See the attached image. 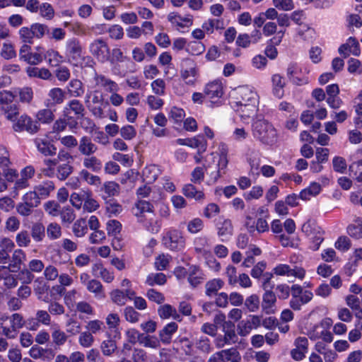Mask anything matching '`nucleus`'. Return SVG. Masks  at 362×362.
<instances>
[{
  "mask_svg": "<svg viewBox=\"0 0 362 362\" xmlns=\"http://www.w3.org/2000/svg\"><path fill=\"white\" fill-rule=\"evenodd\" d=\"M26 73L30 77H36L43 80H49L52 77L51 72L45 68H37L29 66L26 69Z\"/></svg>",
  "mask_w": 362,
  "mask_h": 362,
  "instance_id": "f704fd0d",
  "label": "nucleus"
},
{
  "mask_svg": "<svg viewBox=\"0 0 362 362\" xmlns=\"http://www.w3.org/2000/svg\"><path fill=\"white\" fill-rule=\"evenodd\" d=\"M43 57L45 59H47L49 65L51 66H57L62 59L59 52L52 49H48L46 53L43 54Z\"/></svg>",
  "mask_w": 362,
  "mask_h": 362,
  "instance_id": "8fccbe9b",
  "label": "nucleus"
},
{
  "mask_svg": "<svg viewBox=\"0 0 362 362\" xmlns=\"http://www.w3.org/2000/svg\"><path fill=\"white\" fill-rule=\"evenodd\" d=\"M346 301L349 308L355 313V315L358 319H362V308L361 301L356 295L350 294L346 296Z\"/></svg>",
  "mask_w": 362,
  "mask_h": 362,
  "instance_id": "2f4dec72",
  "label": "nucleus"
},
{
  "mask_svg": "<svg viewBox=\"0 0 362 362\" xmlns=\"http://www.w3.org/2000/svg\"><path fill=\"white\" fill-rule=\"evenodd\" d=\"M253 135L262 144L267 145H272L277 141L276 129L264 119H258L254 122Z\"/></svg>",
  "mask_w": 362,
  "mask_h": 362,
  "instance_id": "f03ea898",
  "label": "nucleus"
},
{
  "mask_svg": "<svg viewBox=\"0 0 362 362\" xmlns=\"http://www.w3.org/2000/svg\"><path fill=\"white\" fill-rule=\"evenodd\" d=\"M320 191V185L317 182H313L308 188L300 192L299 197L303 200H309L311 197L317 195Z\"/></svg>",
  "mask_w": 362,
  "mask_h": 362,
  "instance_id": "a19ab883",
  "label": "nucleus"
},
{
  "mask_svg": "<svg viewBox=\"0 0 362 362\" xmlns=\"http://www.w3.org/2000/svg\"><path fill=\"white\" fill-rule=\"evenodd\" d=\"M86 109L82 103L77 99H72L69 100L63 110V115L67 119L72 118L71 113H73L77 119H81L84 117Z\"/></svg>",
  "mask_w": 362,
  "mask_h": 362,
  "instance_id": "9d476101",
  "label": "nucleus"
},
{
  "mask_svg": "<svg viewBox=\"0 0 362 362\" xmlns=\"http://www.w3.org/2000/svg\"><path fill=\"white\" fill-rule=\"evenodd\" d=\"M68 92L75 98L81 96L84 93L83 83L78 79H72L68 86Z\"/></svg>",
  "mask_w": 362,
  "mask_h": 362,
  "instance_id": "79ce46f5",
  "label": "nucleus"
},
{
  "mask_svg": "<svg viewBox=\"0 0 362 362\" xmlns=\"http://www.w3.org/2000/svg\"><path fill=\"white\" fill-rule=\"evenodd\" d=\"M326 92L328 95L327 101L329 105L333 108L338 107L339 103L335 99L339 93V88L338 85L334 83L327 86L326 88Z\"/></svg>",
  "mask_w": 362,
  "mask_h": 362,
  "instance_id": "58836bf2",
  "label": "nucleus"
},
{
  "mask_svg": "<svg viewBox=\"0 0 362 362\" xmlns=\"http://www.w3.org/2000/svg\"><path fill=\"white\" fill-rule=\"evenodd\" d=\"M96 83L98 85L105 88V90L110 93L117 92L119 90V86L116 82L103 75H100L96 77Z\"/></svg>",
  "mask_w": 362,
  "mask_h": 362,
  "instance_id": "4c0bfd02",
  "label": "nucleus"
},
{
  "mask_svg": "<svg viewBox=\"0 0 362 362\" xmlns=\"http://www.w3.org/2000/svg\"><path fill=\"white\" fill-rule=\"evenodd\" d=\"M218 235L219 236H228L232 235L233 225L229 219H224L217 224Z\"/></svg>",
  "mask_w": 362,
  "mask_h": 362,
  "instance_id": "603ef678",
  "label": "nucleus"
},
{
  "mask_svg": "<svg viewBox=\"0 0 362 362\" xmlns=\"http://www.w3.org/2000/svg\"><path fill=\"white\" fill-rule=\"evenodd\" d=\"M13 129L16 132L26 131L30 134H35L40 127L37 121L33 120L27 115H22L14 122Z\"/></svg>",
  "mask_w": 362,
  "mask_h": 362,
  "instance_id": "39448f33",
  "label": "nucleus"
},
{
  "mask_svg": "<svg viewBox=\"0 0 362 362\" xmlns=\"http://www.w3.org/2000/svg\"><path fill=\"white\" fill-rule=\"evenodd\" d=\"M158 313L162 319H167L172 317L174 320L179 322L182 320L180 315L177 313L175 308L169 304H165L159 307Z\"/></svg>",
  "mask_w": 362,
  "mask_h": 362,
  "instance_id": "7c9ffc66",
  "label": "nucleus"
},
{
  "mask_svg": "<svg viewBox=\"0 0 362 362\" xmlns=\"http://www.w3.org/2000/svg\"><path fill=\"white\" fill-rule=\"evenodd\" d=\"M309 336L312 339L322 338L326 342H331L332 341V333L323 329L320 324L313 327V329L310 331Z\"/></svg>",
  "mask_w": 362,
  "mask_h": 362,
  "instance_id": "cd10ccee",
  "label": "nucleus"
},
{
  "mask_svg": "<svg viewBox=\"0 0 362 362\" xmlns=\"http://www.w3.org/2000/svg\"><path fill=\"white\" fill-rule=\"evenodd\" d=\"M349 175L360 183L357 185L358 192H362V159L350 164Z\"/></svg>",
  "mask_w": 362,
  "mask_h": 362,
  "instance_id": "412c9836",
  "label": "nucleus"
},
{
  "mask_svg": "<svg viewBox=\"0 0 362 362\" xmlns=\"http://www.w3.org/2000/svg\"><path fill=\"white\" fill-rule=\"evenodd\" d=\"M81 179L90 185L98 186L101 184V179L99 176L91 174L88 170L83 169L80 171Z\"/></svg>",
  "mask_w": 362,
  "mask_h": 362,
  "instance_id": "49530a36",
  "label": "nucleus"
},
{
  "mask_svg": "<svg viewBox=\"0 0 362 362\" xmlns=\"http://www.w3.org/2000/svg\"><path fill=\"white\" fill-rule=\"evenodd\" d=\"M22 202L33 208L37 207L40 204L39 197L33 190L26 192L22 197Z\"/></svg>",
  "mask_w": 362,
  "mask_h": 362,
  "instance_id": "e2e57ef3",
  "label": "nucleus"
},
{
  "mask_svg": "<svg viewBox=\"0 0 362 362\" xmlns=\"http://www.w3.org/2000/svg\"><path fill=\"white\" fill-rule=\"evenodd\" d=\"M10 320L11 325L13 328H16L17 330L22 328L25 325V320L23 317L19 313H13L10 317L3 316L2 320Z\"/></svg>",
  "mask_w": 362,
  "mask_h": 362,
  "instance_id": "bf43d9fd",
  "label": "nucleus"
},
{
  "mask_svg": "<svg viewBox=\"0 0 362 362\" xmlns=\"http://www.w3.org/2000/svg\"><path fill=\"white\" fill-rule=\"evenodd\" d=\"M235 105L247 103H258V95L255 91L248 86L238 87L235 91Z\"/></svg>",
  "mask_w": 362,
  "mask_h": 362,
  "instance_id": "1a4fd4ad",
  "label": "nucleus"
},
{
  "mask_svg": "<svg viewBox=\"0 0 362 362\" xmlns=\"http://www.w3.org/2000/svg\"><path fill=\"white\" fill-rule=\"evenodd\" d=\"M83 165L86 170L93 172H99L103 167L102 161L93 155L84 156L83 159Z\"/></svg>",
  "mask_w": 362,
  "mask_h": 362,
  "instance_id": "bb28decb",
  "label": "nucleus"
},
{
  "mask_svg": "<svg viewBox=\"0 0 362 362\" xmlns=\"http://www.w3.org/2000/svg\"><path fill=\"white\" fill-rule=\"evenodd\" d=\"M272 83L274 94L279 98L282 97L284 94L283 88L285 86L283 77L279 74H274L272 76Z\"/></svg>",
  "mask_w": 362,
  "mask_h": 362,
  "instance_id": "4d7b16f0",
  "label": "nucleus"
},
{
  "mask_svg": "<svg viewBox=\"0 0 362 362\" xmlns=\"http://www.w3.org/2000/svg\"><path fill=\"white\" fill-rule=\"evenodd\" d=\"M74 170V167L69 163L59 165L57 167L56 175L60 180H65Z\"/></svg>",
  "mask_w": 362,
  "mask_h": 362,
  "instance_id": "6e6d98bb",
  "label": "nucleus"
},
{
  "mask_svg": "<svg viewBox=\"0 0 362 362\" xmlns=\"http://www.w3.org/2000/svg\"><path fill=\"white\" fill-rule=\"evenodd\" d=\"M158 175L159 169L154 165L147 166L143 170V176L148 182L155 181Z\"/></svg>",
  "mask_w": 362,
  "mask_h": 362,
  "instance_id": "052dcab7",
  "label": "nucleus"
},
{
  "mask_svg": "<svg viewBox=\"0 0 362 362\" xmlns=\"http://www.w3.org/2000/svg\"><path fill=\"white\" fill-rule=\"evenodd\" d=\"M165 245L172 250H180L185 245V240L182 233L177 230L168 232L163 238Z\"/></svg>",
  "mask_w": 362,
  "mask_h": 362,
  "instance_id": "6e6552de",
  "label": "nucleus"
},
{
  "mask_svg": "<svg viewBox=\"0 0 362 362\" xmlns=\"http://www.w3.org/2000/svg\"><path fill=\"white\" fill-rule=\"evenodd\" d=\"M361 52L360 44L356 37H349L345 43L341 45V54L344 57L349 55L358 57Z\"/></svg>",
  "mask_w": 362,
  "mask_h": 362,
  "instance_id": "ddd939ff",
  "label": "nucleus"
},
{
  "mask_svg": "<svg viewBox=\"0 0 362 362\" xmlns=\"http://www.w3.org/2000/svg\"><path fill=\"white\" fill-rule=\"evenodd\" d=\"M54 182L51 180H47L36 185L33 191L37 194V197H39L40 200L41 199H45L49 197L50 193L54 191Z\"/></svg>",
  "mask_w": 362,
  "mask_h": 362,
  "instance_id": "5701e85b",
  "label": "nucleus"
},
{
  "mask_svg": "<svg viewBox=\"0 0 362 362\" xmlns=\"http://www.w3.org/2000/svg\"><path fill=\"white\" fill-rule=\"evenodd\" d=\"M153 205L151 203L146 201H139L136 204L134 214L137 217L139 222L144 223V225L148 227L145 213H148L152 216L153 214Z\"/></svg>",
  "mask_w": 362,
  "mask_h": 362,
  "instance_id": "4468645a",
  "label": "nucleus"
},
{
  "mask_svg": "<svg viewBox=\"0 0 362 362\" xmlns=\"http://www.w3.org/2000/svg\"><path fill=\"white\" fill-rule=\"evenodd\" d=\"M1 110L8 120L15 122L19 115V107L17 104L11 103L1 107Z\"/></svg>",
  "mask_w": 362,
  "mask_h": 362,
  "instance_id": "ea45409f",
  "label": "nucleus"
},
{
  "mask_svg": "<svg viewBox=\"0 0 362 362\" xmlns=\"http://www.w3.org/2000/svg\"><path fill=\"white\" fill-rule=\"evenodd\" d=\"M290 293L291 299L289 301V305L295 310H299L303 305L310 302L313 297L311 291H303V287L298 284L291 285Z\"/></svg>",
  "mask_w": 362,
  "mask_h": 362,
  "instance_id": "7ed1b4c3",
  "label": "nucleus"
},
{
  "mask_svg": "<svg viewBox=\"0 0 362 362\" xmlns=\"http://www.w3.org/2000/svg\"><path fill=\"white\" fill-rule=\"evenodd\" d=\"M223 332L225 339L228 341V345L235 344L238 341V337L235 332V325L233 322H228V323H224Z\"/></svg>",
  "mask_w": 362,
  "mask_h": 362,
  "instance_id": "c756f323",
  "label": "nucleus"
},
{
  "mask_svg": "<svg viewBox=\"0 0 362 362\" xmlns=\"http://www.w3.org/2000/svg\"><path fill=\"white\" fill-rule=\"evenodd\" d=\"M86 288L89 292L93 293L97 298H103L105 297L103 286L98 280L91 279L88 281Z\"/></svg>",
  "mask_w": 362,
  "mask_h": 362,
  "instance_id": "c9c22d12",
  "label": "nucleus"
},
{
  "mask_svg": "<svg viewBox=\"0 0 362 362\" xmlns=\"http://www.w3.org/2000/svg\"><path fill=\"white\" fill-rule=\"evenodd\" d=\"M182 193L188 198L194 199L196 201H202L205 195L202 189H198L194 184H187L182 188Z\"/></svg>",
  "mask_w": 362,
  "mask_h": 362,
  "instance_id": "b1692460",
  "label": "nucleus"
},
{
  "mask_svg": "<svg viewBox=\"0 0 362 362\" xmlns=\"http://www.w3.org/2000/svg\"><path fill=\"white\" fill-rule=\"evenodd\" d=\"M18 35L21 40L25 45L33 44L35 38L31 26L22 27L19 31Z\"/></svg>",
  "mask_w": 362,
  "mask_h": 362,
  "instance_id": "5fc2aeb1",
  "label": "nucleus"
},
{
  "mask_svg": "<svg viewBox=\"0 0 362 362\" xmlns=\"http://www.w3.org/2000/svg\"><path fill=\"white\" fill-rule=\"evenodd\" d=\"M0 54L6 60L12 59L17 55L14 46L11 43L3 44Z\"/></svg>",
  "mask_w": 362,
  "mask_h": 362,
  "instance_id": "774afa93",
  "label": "nucleus"
},
{
  "mask_svg": "<svg viewBox=\"0 0 362 362\" xmlns=\"http://www.w3.org/2000/svg\"><path fill=\"white\" fill-rule=\"evenodd\" d=\"M95 338L91 332H88V331L80 332L78 343L82 347L89 348L93 346Z\"/></svg>",
  "mask_w": 362,
  "mask_h": 362,
  "instance_id": "680f3d73",
  "label": "nucleus"
},
{
  "mask_svg": "<svg viewBox=\"0 0 362 362\" xmlns=\"http://www.w3.org/2000/svg\"><path fill=\"white\" fill-rule=\"evenodd\" d=\"M276 303V296L273 291L264 292L262 296V309L266 314H274L275 313V305Z\"/></svg>",
  "mask_w": 362,
  "mask_h": 362,
  "instance_id": "f3484780",
  "label": "nucleus"
},
{
  "mask_svg": "<svg viewBox=\"0 0 362 362\" xmlns=\"http://www.w3.org/2000/svg\"><path fill=\"white\" fill-rule=\"evenodd\" d=\"M52 344L55 348H59L64 345L68 339V335L63 330L54 328L51 334Z\"/></svg>",
  "mask_w": 362,
  "mask_h": 362,
  "instance_id": "e433bc0d",
  "label": "nucleus"
},
{
  "mask_svg": "<svg viewBox=\"0 0 362 362\" xmlns=\"http://www.w3.org/2000/svg\"><path fill=\"white\" fill-rule=\"evenodd\" d=\"M186 69L181 71L182 78L187 84L192 85L194 83V77L197 75L198 69L195 62L191 59L185 60Z\"/></svg>",
  "mask_w": 362,
  "mask_h": 362,
  "instance_id": "dca6fc26",
  "label": "nucleus"
},
{
  "mask_svg": "<svg viewBox=\"0 0 362 362\" xmlns=\"http://www.w3.org/2000/svg\"><path fill=\"white\" fill-rule=\"evenodd\" d=\"M85 103L93 117L98 119L106 117L105 110L110 105L107 101H105L103 94L99 91H89L86 95Z\"/></svg>",
  "mask_w": 362,
  "mask_h": 362,
  "instance_id": "f257e3e1",
  "label": "nucleus"
},
{
  "mask_svg": "<svg viewBox=\"0 0 362 362\" xmlns=\"http://www.w3.org/2000/svg\"><path fill=\"white\" fill-rule=\"evenodd\" d=\"M257 104L253 103L236 104L233 106V108L240 113L242 117H250L257 112Z\"/></svg>",
  "mask_w": 362,
  "mask_h": 362,
  "instance_id": "393cba45",
  "label": "nucleus"
},
{
  "mask_svg": "<svg viewBox=\"0 0 362 362\" xmlns=\"http://www.w3.org/2000/svg\"><path fill=\"white\" fill-rule=\"evenodd\" d=\"M204 93L211 99L221 98L223 95L222 83L218 80L208 83L204 87Z\"/></svg>",
  "mask_w": 362,
  "mask_h": 362,
  "instance_id": "a211bd4d",
  "label": "nucleus"
},
{
  "mask_svg": "<svg viewBox=\"0 0 362 362\" xmlns=\"http://www.w3.org/2000/svg\"><path fill=\"white\" fill-rule=\"evenodd\" d=\"M166 282V276L163 273H152L147 276L146 284L150 286L163 285Z\"/></svg>",
  "mask_w": 362,
  "mask_h": 362,
  "instance_id": "3c124183",
  "label": "nucleus"
},
{
  "mask_svg": "<svg viewBox=\"0 0 362 362\" xmlns=\"http://www.w3.org/2000/svg\"><path fill=\"white\" fill-rule=\"evenodd\" d=\"M177 143L179 145L187 146L191 148H201L204 151L205 150V141L202 136L188 139H178Z\"/></svg>",
  "mask_w": 362,
  "mask_h": 362,
  "instance_id": "c85d7f7f",
  "label": "nucleus"
},
{
  "mask_svg": "<svg viewBox=\"0 0 362 362\" xmlns=\"http://www.w3.org/2000/svg\"><path fill=\"white\" fill-rule=\"evenodd\" d=\"M90 52L101 62H105L109 59V48L105 41L101 39L94 40L90 45Z\"/></svg>",
  "mask_w": 362,
  "mask_h": 362,
  "instance_id": "f8f14e48",
  "label": "nucleus"
},
{
  "mask_svg": "<svg viewBox=\"0 0 362 362\" xmlns=\"http://www.w3.org/2000/svg\"><path fill=\"white\" fill-rule=\"evenodd\" d=\"M348 235L354 239L362 238V217H357L346 228Z\"/></svg>",
  "mask_w": 362,
  "mask_h": 362,
  "instance_id": "a878e982",
  "label": "nucleus"
},
{
  "mask_svg": "<svg viewBox=\"0 0 362 362\" xmlns=\"http://www.w3.org/2000/svg\"><path fill=\"white\" fill-rule=\"evenodd\" d=\"M86 328L88 332H91L92 335H93L104 331V329H105V326L103 321L93 320L88 322Z\"/></svg>",
  "mask_w": 362,
  "mask_h": 362,
  "instance_id": "13d9d810",
  "label": "nucleus"
},
{
  "mask_svg": "<svg viewBox=\"0 0 362 362\" xmlns=\"http://www.w3.org/2000/svg\"><path fill=\"white\" fill-rule=\"evenodd\" d=\"M224 282L221 279H214L206 282L205 285L206 296H216L218 291L223 286Z\"/></svg>",
  "mask_w": 362,
  "mask_h": 362,
  "instance_id": "473e14b6",
  "label": "nucleus"
},
{
  "mask_svg": "<svg viewBox=\"0 0 362 362\" xmlns=\"http://www.w3.org/2000/svg\"><path fill=\"white\" fill-rule=\"evenodd\" d=\"M35 144L37 150L45 156H52L57 153V148L45 139L37 138Z\"/></svg>",
  "mask_w": 362,
  "mask_h": 362,
  "instance_id": "4be33fe9",
  "label": "nucleus"
},
{
  "mask_svg": "<svg viewBox=\"0 0 362 362\" xmlns=\"http://www.w3.org/2000/svg\"><path fill=\"white\" fill-rule=\"evenodd\" d=\"M223 361L240 362L241 356L236 349L231 348L218 351Z\"/></svg>",
  "mask_w": 362,
  "mask_h": 362,
  "instance_id": "c03bdc74",
  "label": "nucleus"
},
{
  "mask_svg": "<svg viewBox=\"0 0 362 362\" xmlns=\"http://www.w3.org/2000/svg\"><path fill=\"white\" fill-rule=\"evenodd\" d=\"M33 90L30 87H23L18 90L19 102L24 104H30L33 99Z\"/></svg>",
  "mask_w": 362,
  "mask_h": 362,
  "instance_id": "de8ad7c7",
  "label": "nucleus"
},
{
  "mask_svg": "<svg viewBox=\"0 0 362 362\" xmlns=\"http://www.w3.org/2000/svg\"><path fill=\"white\" fill-rule=\"evenodd\" d=\"M47 234L50 240H57L62 236V228L57 223H51L47 227Z\"/></svg>",
  "mask_w": 362,
  "mask_h": 362,
  "instance_id": "0e129e2a",
  "label": "nucleus"
},
{
  "mask_svg": "<svg viewBox=\"0 0 362 362\" xmlns=\"http://www.w3.org/2000/svg\"><path fill=\"white\" fill-rule=\"evenodd\" d=\"M26 260V254L21 249H16L11 256V263L8 265L12 272H17L21 268V265Z\"/></svg>",
  "mask_w": 362,
  "mask_h": 362,
  "instance_id": "6ab92c4d",
  "label": "nucleus"
},
{
  "mask_svg": "<svg viewBox=\"0 0 362 362\" xmlns=\"http://www.w3.org/2000/svg\"><path fill=\"white\" fill-rule=\"evenodd\" d=\"M140 344L146 348L156 349L160 346V341L156 336L144 334L141 336Z\"/></svg>",
  "mask_w": 362,
  "mask_h": 362,
  "instance_id": "37998d69",
  "label": "nucleus"
},
{
  "mask_svg": "<svg viewBox=\"0 0 362 362\" xmlns=\"http://www.w3.org/2000/svg\"><path fill=\"white\" fill-rule=\"evenodd\" d=\"M87 223L84 218H80L74 223L73 233L76 237H83L87 233Z\"/></svg>",
  "mask_w": 362,
  "mask_h": 362,
  "instance_id": "864d4df0",
  "label": "nucleus"
},
{
  "mask_svg": "<svg viewBox=\"0 0 362 362\" xmlns=\"http://www.w3.org/2000/svg\"><path fill=\"white\" fill-rule=\"evenodd\" d=\"M98 148L90 137L83 136L81 137L78 144V151L83 156H91L98 151Z\"/></svg>",
  "mask_w": 362,
  "mask_h": 362,
  "instance_id": "2eb2a0df",
  "label": "nucleus"
},
{
  "mask_svg": "<svg viewBox=\"0 0 362 362\" xmlns=\"http://www.w3.org/2000/svg\"><path fill=\"white\" fill-rule=\"evenodd\" d=\"M178 326L175 322H170L159 331L158 336L160 342L169 344L171 342L172 336L177 330Z\"/></svg>",
  "mask_w": 362,
  "mask_h": 362,
  "instance_id": "aec40b11",
  "label": "nucleus"
},
{
  "mask_svg": "<svg viewBox=\"0 0 362 362\" xmlns=\"http://www.w3.org/2000/svg\"><path fill=\"white\" fill-rule=\"evenodd\" d=\"M116 341L109 336L107 339L104 340L100 344V349L105 356H110L117 349Z\"/></svg>",
  "mask_w": 362,
  "mask_h": 362,
  "instance_id": "a18cd8bd",
  "label": "nucleus"
},
{
  "mask_svg": "<svg viewBox=\"0 0 362 362\" xmlns=\"http://www.w3.org/2000/svg\"><path fill=\"white\" fill-rule=\"evenodd\" d=\"M274 273L277 276H286L287 277H294L303 280L305 276V270L298 266L291 267L286 264H280L276 266Z\"/></svg>",
  "mask_w": 362,
  "mask_h": 362,
  "instance_id": "423d86ee",
  "label": "nucleus"
},
{
  "mask_svg": "<svg viewBox=\"0 0 362 362\" xmlns=\"http://www.w3.org/2000/svg\"><path fill=\"white\" fill-rule=\"evenodd\" d=\"M36 117L38 121L42 123H50L54 120V115L50 107H48L38 111Z\"/></svg>",
  "mask_w": 362,
  "mask_h": 362,
  "instance_id": "69168bd1",
  "label": "nucleus"
},
{
  "mask_svg": "<svg viewBox=\"0 0 362 362\" xmlns=\"http://www.w3.org/2000/svg\"><path fill=\"white\" fill-rule=\"evenodd\" d=\"M35 37L42 39L46 34H48L49 29L47 25L35 23L31 25Z\"/></svg>",
  "mask_w": 362,
  "mask_h": 362,
  "instance_id": "338daca9",
  "label": "nucleus"
},
{
  "mask_svg": "<svg viewBox=\"0 0 362 362\" xmlns=\"http://www.w3.org/2000/svg\"><path fill=\"white\" fill-rule=\"evenodd\" d=\"M41 49L40 47H37V51L33 52L31 51V47L29 45L23 44L19 50L20 59L31 65L39 64L44 59L43 54L40 52Z\"/></svg>",
  "mask_w": 362,
  "mask_h": 362,
  "instance_id": "20e7f679",
  "label": "nucleus"
},
{
  "mask_svg": "<svg viewBox=\"0 0 362 362\" xmlns=\"http://www.w3.org/2000/svg\"><path fill=\"white\" fill-rule=\"evenodd\" d=\"M66 93L60 88H51L47 95L45 100L47 107H52L58 105L62 104L66 100Z\"/></svg>",
  "mask_w": 362,
  "mask_h": 362,
  "instance_id": "9b49d317",
  "label": "nucleus"
},
{
  "mask_svg": "<svg viewBox=\"0 0 362 362\" xmlns=\"http://www.w3.org/2000/svg\"><path fill=\"white\" fill-rule=\"evenodd\" d=\"M64 49L65 55L71 62L77 63L82 58V46L77 38L67 40Z\"/></svg>",
  "mask_w": 362,
  "mask_h": 362,
  "instance_id": "0eeeda50",
  "label": "nucleus"
},
{
  "mask_svg": "<svg viewBox=\"0 0 362 362\" xmlns=\"http://www.w3.org/2000/svg\"><path fill=\"white\" fill-rule=\"evenodd\" d=\"M45 354H48L50 358H53L54 356V353L52 349H42L37 345L33 346L29 351L30 356L35 359L41 358Z\"/></svg>",
  "mask_w": 362,
  "mask_h": 362,
  "instance_id": "09e8293b",
  "label": "nucleus"
},
{
  "mask_svg": "<svg viewBox=\"0 0 362 362\" xmlns=\"http://www.w3.org/2000/svg\"><path fill=\"white\" fill-rule=\"evenodd\" d=\"M32 238L36 243L42 242L45 238V227L40 222H35L31 226Z\"/></svg>",
  "mask_w": 362,
  "mask_h": 362,
  "instance_id": "72a5a7b5",
  "label": "nucleus"
}]
</instances>
